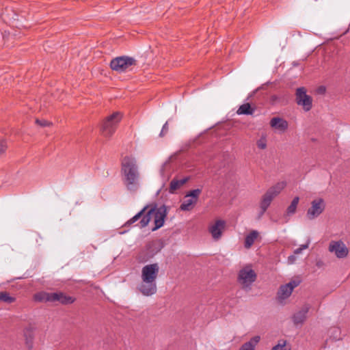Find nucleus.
I'll return each mask as SVG.
<instances>
[{
	"label": "nucleus",
	"mask_w": 350,
	"mask_h": 350,
	"mask_svg": "<svg viewBox=\"0 0 350 350\" xmlns=\"http://www.w3.org/2000/svg\"><path fill=\"white\" fill-rule=\"evenodd\" d=\"M270 126L279 131L284 133L286 131L288 126V123L286 120L279 117H274L270 120Z\"/></svg>",
	"instance_id": "14"
},
{
	"label": "nucleus",
	"mask_w": 350,
	"mask_h": 350,
	"mask_svg": "<svg viewBox=\"0 0 350 350\" xmlns=\"http://www.w3.org/2000/svg\"><path fill=\"white\" fill-rule=\"evenodd\" d=\"M7 148L6 142L3 139H0V154L4 153Z\"/></svg>",
	"instance_id": "33"
},
{
	"label": "nucleus",
	"mask_w": 350,
	"mask_h": 350,
	"mask_svg": "<svg viewBox=\"0 0 350 350\" xmlns=\"http://www.w3.org/2000/svg\"><path fill=\"white\" fill-rule=\"evenodd\" d=\"M147 208V206H145L143 209H142L138 213H137L135 216H133L131 219H130L129 221H127L124 226H129L132 225L133 224L135 223L137 221H138L139 219H142L143 216L146 215L145 211Z\"/></svg>",
	"instance_id": "23"
},
{
	"label": "nucleus",
	"mask_w": 350,
	"mask_h": 350,
	"mask_svg": "<svg viewBox=\"0 0 350 350\" xmlns=\"http://www.w3.org/2000/svg\"><path fill=\"white\" fill-rule=\"evenodd\" d=\"M286 341L282 340L279 343L272 348V350H291L290 348L286 347Z\"/></svg>",
	"instance_id": "29"
},
{
	"label": "nucleus",
	"mask_w": 350,
	"mask_h": 350,
	"mask_svg": "<svg viewBox=\"0 0 350 350\" xmlns=\"http://www.w3.org/2000/svg\"><path fill=\"white\" fill-rule=\"evenodd\" d=\"M296 260V257L294 255L288 256V260L290 263H293Z\"/></svg>",
	"instance_id": "36"
},
{
	"label": "nucleus",
	"mask_w": 350,
	"mask_h": 350,
	"mask_svg": "<svg viewBox=\"0 0 350 350\" xmlns=\"http://www.w3.org/2000/svg\"><path fill=\"white\" fill-rule=\"evenodd\" d=\"M295 98L297 104L301 106L304 111H308L312 109V98L306 94V89L304 87L297 88Z\"/></svg>",
	"instance_id": "9"
},
{
	"label": "nucleus",
	"mask_w": 350,
	"mask_h": 350,
	"mask_svg": "<svg viewBox=\"0 0 350 350\" xmlns=\"http://www.w3.org/2000/svg\"><path fill=\"white\" fill-rule=\"evenodd\" d=\"M258 236V232L256 230H252L250 232L245 239L244 246L245 248L249 249L254 244L255 240Z\"/></svg>",
	"instance_id": "18"
},
{
	"label": "nucleus",
	"mask_w": 350,
	"mask_h": 350,
	"mask_svg": "<svg viewBox=\"0 0 350 350\" xmlns=\"http://www.w3.org/2000/svg\"><path fill=\"white\" fill-rule=\"evenodd\" d=\"M201 193H202L201 189H196L191 190L186 194L185 198H191L195 199V200H196L198 202L199 196Z\"/></svg>",
	"instance_id": "26"
},
{
	"label": "nucleus",
	"mask_w": 350,
	"mask_h": 350,
	"mask_svg": "<svg viewBox=\"0 0 350 350\" xmlns=\"http://www.w3.org/2000/svg\"><path fill=\"white\" fill-rule=\"evenodd\" d=\"M16 301V297L11 296L7 291L0 292V302L12 304Z\"/></svg>",
	"instance_id": "24"
},
{
	"label": "nucleus",
	"mask_w": 350,
	"mask_h": 350,
	"mask_svg": "<svg viewBox=\"0 0 350 350\" xmlns=\"http://www.w3.org/2000/svg\"><path fill=\"white\" fill-rule=\"evenodd\" d=\"M293 291L286 284L282 285L278 292V299H285L288 298L292 293Z\"/></svg>",
	"instance_id": "17"
},
{
	"label": "nucleus",
	"mask_w": 350,
	"mask_h": 350,
	"mask_svg": "<svg viewBox=\"0 0 350 350\" xmlns=\"http://www.w3.org/2000/svg\"><path fill=\"white\" fill-rule=\"evenodd\" d=\"M319 91H320L321 92H324L325 91V87H321V88H319Z\"/></svg>",
	"instance_id": "37"
},
{
	"label": "nucleus",
	"mask_w": 350,
	"mask_h": 350,
	"mask_svg": "<svg viewBox=\"0 0 350 350\" xmlns=\"http://www.w3.org/2000/svg\"><path fill=\"white\" fill-rule=\"evenodd\" d=\"M168 130H169L168 122H166L162 127V129L159 133V137H164L167 133Z\"/></svg>",
	"instance_id": "32"
},
{
	"label": "nucleus",
	"mask_w": 350,
	"mask_h": 350,
	"mask_svg": "<svg viewBox=\"0 0 350 350\" xmlns=\"http://www.w3.org/2000/svg\"><path fill=\"white\" fill-rule=\"evenodd\" d=\"M226 227V222L224 220L218 219L213 224L210 225L208 231L214 240H219Z\"/></svg>",
	"instance_id": "12"
},
{
	"label": "nucleus",
	"mask_w": 350,
	"mask_h": 350,
	"mask_svg": "<svg viewBox=\"0 0 350 350\" xmlns=\"http://www.w3.org/2000/svg\"><path fill=\"white\" fill-rule=\"evenodd\" d=\"M255 111V108L252 107L250 104L247 103L241 105L238 110L237 111V113L239 115H252Z\"/></svg>",
	"instance_id": "19"
},
{
	"label": "nucleus",
	"mask_w": 350,
	"mask_h": 350,
	"mask_svg": "<svg viewBox=\"0 0 350 350\" xmlns=\"http://www.w3.org/2000/svg\"><path fill=\"white\" fill-rule=\"evenodd\" d=\"M256 274L250 267L247 266L239 272L238 281L242 285L243 288L250 290L252 284L256 280Z\"/></svg>",
	"instance_id": "8"
},
{
	"label": "nucleus",
	"mask_w": 350,
	"mask_h": 350,
	"mask_svg": "<svg viewBox=\"0 0 350 350\" xmlns=\"http://www.w3.org/2000/svg\"><path fill=\"white\" fill-rule=\"evenodd\" d=\"M137 61L132 57L122 55L112 59L110 62L111 70L118 72H125L130 66H136Z\"/></svg>",
	"instance_id": "6"
},
{
	"label": "nucleus",
	"mask_w": 350,
	"mask_h": 350,
	"mask_svg": "<svg viewBox=\"0 0 350 350\" xmlns=\"http://www.w3.org/2000/svg\"><path fill=\"white\" fill-rule=\"evenodd\" d=\"M325 208V204L322 198L314 200L311 202V207L307 211L306 215L309 219H314L323 212Z\"/></svg>",
	"instance_id": "10"
},
{
	"label": "nucleus",
	"mask_w": 350,
	"mask_h": 350,
	"mask_svg": "<svg viewBox=\"0 0 350 350\" xmlns=\"http://www.w3.org/2000/svg\"><path fill=\"white\" fill-rule=\"evenodd\" d=\"M36 123L41 126H48L51 124V123L46 120H36Z\"/></svg>",
	"instance_id": "34"
},
{
	"label": "nucleus",
	"mask_w": 350,
	"mask_h": 350,
	"mask_svg": "<svg viewBox=\"0 0 350 350\" xmlns=\"http://www.w3.org/2000/svg\"><path fill=\"white\" fill-rule=\"evenodd\" d=\"M62 292L51 293L50 302H60Z\"/></svg>",
	"instance_id": "28"
},
{
	"label": "nucleus",
	"mask_w": 350,
	"mask_h": 350,
	"mask_svg": "<svg viewBox=\"0 0 350 350\" xmlns=\"http://www.w3.org/2000/svg\"><path fill=\"white\" fill-rule=\"evenodd\" d=\"M310 308V306L308 304H304L301 309L294 314L293 316V321L295 325L303 324L307 318V313Z\"/></svg>",
	"instance_id": "13"
},
{
	"label": "nucleus",
	"mask_w": 350,
	"mask_h": 350,
	"mask_svg": "<svg viewBox=\"0 0 350 350\" xmlns=\"http://www.w3.org/2000/svg\"><path fill=\"white\" fill-rule=\"evenodd\" d=\"M308 246H309V243H307L306 244L300 245V247L299 248H297L296 250H295L294 254H301V252L304 250L307 249L308 247Z\"/></svg>",
	"instance_id": "35"
},
{
	"label": "nucleus",
	"mask_w": 350,
	"mask_h": 350,
	"mask_svg": "<svg viewBox=\"0 0 350 350\" xmlns=\"http://www.w3.org/2000/svg\"><path fill=\"white\" fill-rule=\"evenodd\" d=\"M122 181L130 191H136L139 185L140 174L134 157L126 156L121 161Z\"/></svg>",
	"instance_id": "1"
},
{
	"label": "nucleus",
	"mask_w": 350,
	"mask_h": 350,
	"mask_svg": "<svg viewBox=\"0 0 350 350\" xmlns=\"http://www.w3.org/2000/svg\"><path fill=\"white\" fill-rule=\"evenodd\" d=\"M159 271L157 263L146 265L142 269L141 283L137 289L144 296H151L157 293L156 280Z\"/></svg>",
	"instance_id": "2"
},
{
	"label": "nucleus",
	"mask_w": 350,
	"mask_h": 350,
	"mask_svg": "<svg viewBox=\"0 0 350 350\" xmlns=\"http://www.w3.org/2000/svg\"><path fill=\"white\" fill-rule=\"evenodd\" d=\"M260 336H256L250 339V341L244 343L239 349V350H254L255 346L260 341Z\"/></svg>",
	"instance_id": "20"
},
{
	"label": "nucleus",
	"mask_w": 350,
	"mask_h": 350,
	"mask_svg": "<svg viewBox=\"0 0 350 350\" xmlns=\"http://www.w3.org/2000/svg\"><path fill=\"white\" fill-rule=\"evenodd\" d=\"M35 328L29 325L23 329V335L25 340V345L29 349H31L33 345V332Z\"/></svg>",
	"instance_id": "15"
},
{
	"label": "nucleus",
	"mask_w": 350,
	"mask_h": 350,
	"mask_svg": "<svg viewBox=\"0 0 350 350\" xmlns=\"http://www.w3.org/2000/svg\"><path fill=\"white\" fill-rule=\"evenodd\" d=\"M51 293L48 292H39L33 295V299L36 301L38 302H50Z\"/></svg>",
	"instance_id": "21"
},
{
	"label": "nucleus",
	"mask_w": 350,
	"mask_h": 350,
	"mask_svg": "<svg viewBox=\"0 0 350 350\" xmlns=\"http://www.w3.org/2000/svg\"><path fill=\"white\" fill-rule=\"evenodd\" d=\"M329 251L334 253L337 258H345L349 253L348 248L342 241H332L329 245Z\"/></svg>",
	"instance_id": "11"
},
{
	"label": "nucleus",
	"mask_w": 350,
	"mask_h": 350,
	"mask_svg": "<svg viewBox=\"0 0 350 350\" xmlns=\"http://www.w3.org/2000/svg\"><path fill=\"white\" fill-rule=\"evenodd\" d=\"M197 203V201L195 200V199H193V198H187V199H185L183 203L181 204L180 206V210L182 211H191L193 206H195V204Z\"/></svg>",
	"instance_id": "22"
},
{
	"label": "nucleus",
	"mask_w": 350,
	"mask_h": 350,
	"mask_svg": "<svg viewBox=\"0 0 350 350\" xmlns=\"http://www.w3.org/2000/svg\"><path fill=\"white\" fill-rule=\"evenodd\" d=\"M75 299L71 296L66 295L65 293H62V298L60 299V304L63 305H67L72 304L75 301Z\"/></svg>",
	"instance_id": "27"
},
{
	"label": "nucleus",
	"mask_w": 350,
	"mask_h": 350,
	"mask_svg": "<svg viewBox=\"0 0 350 350\" xmlns=\"http://www.w3.org/2000/svg\"><path fill=\"white\" fill-rule=\"evenodd\" d=\"M257 146L260 149H265L267 147V140L265 137H261L259 140L257 142Z\"/></svg>",
	"instance_id": "31"
},
{
	"label": "nucleus",
	"mask_w": 350,
	"mask_h": 350,
	"mask_svg": "<svg viewBox=\"0 0 350 350\" xmlns=\"http://www.w3.org/2000/svg\"><path fill=\"white\" fill-rule=\"evenodd\" d=\"M301 280L299 278H297V279H295V280H291V282H289L288 283H287L286 284L291 288H292V291H293V289L298 286L300 283H301Z\"/></svg>",
	"instance_id": "30"
},
{
	"label": "nucleus",
	"mask_w": 350,
	"mask_h": 350,
	"mask_svg": "<svg viewBox=\"0 0 350 350\" xmlns=\"http://www.w3.org/2000/svg\"><path fill=\"white\" fill-rule=\"evenodd\" d=\"M285 186L286 183L284 182L278 183L270 187L262 196L260 202V211L258 214V219L265 214L273 200L283 190Z\"/></svg>",
	"instance_id": "4"
},
{
	"label": "nucleus",
	"mask_w": 350,
	"mask_h": 350,
	"mask_svg": "<svg viewBox=\"0 0 350 350\" xmlns=\"http://www.w3.org/2000/svg\"><path fill=\"white\" fill-rule=\"evenodd\" d=\"M189 180V177H185L180 180H178L176 178H173L170 183L169 187V192L170 193H174L177 189H180L183 185H185Z\"/></svg>",
	"instance_id": "16"
},
{
	"label": "nucleus",
	"mask_w": 350,
	"mask_h": 350,
	"mask_svg": "<svg viewBox=\"0 0 350 350\" xmlns=\"http://www.w3.org/2000/svg\"><path fill=\"white\" fill-rule=\"evenodd\" d=\"M122 118V114L119 111H116L106 117L100 125L102 135L105 137L110 138L115 133Z\"/></svg>",
	"instance_id": "5"
},
{
	"label": "nucleus",
	"mask_w": 350,
	"mask_h": 350,
	"mask_svg": "<svg viewBox=\"0 0 350 350\" xmlns=\"http://www.w3.org/2000/svg\"><path fill=\"white\" fill-rule=\"evenodd\" d=\"M152 214H154V227L152 228V231H154L163 226L167 214V207L165 205H162L157 208H152L143 216L142 219L136 226L140 228L146 227L151 219Z\"/></svg>",
	"instance_id": "3"
},
{
	"label": "nucleus",
	"mask_w": 350,
	"mask_h": 350,
	"mask_svg": "<svg viewBox=\"0 0 350 350\" xmlns=\"http://www.w3.org/2000/svg\"><path fill=\"white\" fill-rule=\"evenodd\" d=\"M299 201V197H295L293 198L291 204L288 206V208L286 209V214L288 215H293L295 213Z\"/></svg>",
	"instance_id": "25"
},
{
	"label": "nucleus",
	"mask_w": 350,
	"mask_h": 350,
	"mask_svg": "<svg viewBox=\"0 0 350 350\" xmlns=\"http://www.w3.org/2000/svg\"><path fill=\"white\" fill-rule=\"evenodd\" d=\"M161 250V246L157 241L148 243L145 247L137 254L136 259L139 263H144L151 259Z\"/></svg>",
	"instance_id": "7"
}]
</instances>
